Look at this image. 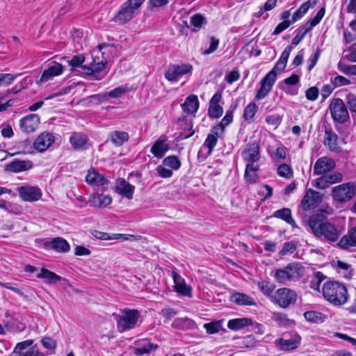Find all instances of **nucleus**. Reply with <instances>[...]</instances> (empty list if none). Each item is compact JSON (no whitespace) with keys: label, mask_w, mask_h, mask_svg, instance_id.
<instances>
[{"label":"nucleus","mask_w":356,"mask_h":356,"mask_svg":"<svg viewBox=\"0 0 356 356\" xmlns=\"http://www.w3.org/2000/svg\"><path fill=\"white\" fill-rule=\"evenodd\" d=\"M297 295L296 292L288 288H281L275 291L273 297L275 303L282 308H286L296 302Z\"/></svg>","instance_id":"obj_10"},{"label":"nucleus","mask_w":356,"mask_h":356,"mask_svg":"<svg viewBox=\"0 0 356 356\" xmlns=\"http://www.w3.org/2000/svg\"><path fill=\"white\" fill-rule=\"evenodd\" d=\"M211 131V133L207 136V137L204 143V145H203V147L208 149L207 155H210L212 153L215 146L217 144L218 138L220 136V134H219V131H217L216 132H215L213 131V128H212Z\"/></svg>","instance_id":"obj_37"},{"label":"nucleus","mask_w":356,"mask_h":356,"mask_svg":"<svg viewBox=\"0 0 356 356\" xmlns=\"http://www.w3.org/2000/svg\"><path fill=\"white\" fill-rule=\"evenodd\" d=\"M207 332L209 334L218 333L222 328V323L220 321H213L204 323L203 325Z\"/></svg>","instance_id":"obj_48"},{"label":"nucleus","mask_w":356,"mask_h":356,"mask_svg":"<svg viewBox=\"0 0 356 356\" xmlns=\"http://www.w3.org/2000/svg\"><path fill=\"white\" fill-rule=\"evenodd\" d=\"M36 277L39 279L44 280L45 282L49 284H52L56 283L57 282L63 281L65 284H67L69 286H70L66 279L63 278L55 273L46 268H42L40 273L38 274Z\"/></svg>","instance_id":"obj_24"},{"label":"nucleus","mask_w":356,"mask_h":356,"mask_svg":"<svg viewBox=\"0 0 356 356\" xmlns=\"http://www.w3.org/2000/svg\"><path fill=\"white\" fill-rule=\"evenodd\" d=\"M218 44H219V40L216 39L215 37H211L209 47L208 49H206L203 54L204 55H208V54H210L214 52L217 49Z\"/></svg>","instance_id":"obj_62"},{"label":"nucleus","mask_w":356,"mask_h":356,"mask_svg":"<svg viewBox=\"0 0 356 356\" xmlns=\"http://www.w3.org/2000/svg\"><path fill=\"white\" fill-rule=\"evenodd\" d=\"M323 195L313 189H308L301 201V207L304 211H309L316 207L321 202Z\"/></svg>","instance_id":"obj_12"},{"label":"nucleus","mask_w":356,"mask_h":356,"mask_svg":"<svg viewBox=\"0 0 356 356\" xmlns=\"http://www.w3.org/2000/svg\"><path fill=\"white\" fill-rule=\"evenodd\" d=\"M86 182L90 185L104 186L108 180L102 175L95 171H88L86 177Z\"/></svg>","instance_id":"obj_34"},{"label":"nucleus","mask_w":356,"mask_h":356,"mask_svg":"<svg viewBox=\"0 0 356 356\" xmlns=\"http://www.w3.org/2000/svg\"><path fill=\"white\" fill-rule=\"evenodd\" d=\"M129 134L125 131H114L109 134L110 141L115 146H122L129 140Z\"/></svg>","instance_id":"obj_33"},{"label":"nucleus","mask_w":356,"mask_h":356,"mask_svg":"<svg viewBox=\"0 0 356 356\" xmlns=\"http://www.w3.org/2000/svg\"><path fill=\"white\" fill-rule=\"evenodd\" d=\"M41 343L48 350H54L56 348V341L51 337H45L42 338Z\"/></svg>","instance_id":"obj_60"},{"label":"nucleus","mask_w":356,"mask_h":356,"mask_svg":"<svg viewBox=\"0 0 356 356\" xmlns=\"http://www.w3.org/2000/svg\"><path fill=\"white\" fill-rule=\"evenodd\" d=\"M273 216L284 220L293 227H297L296 222L291 217V211L289 208H283L274 212Z\"/></svg>","instance_id":"obj_36"},{"label":"nucleus","mask_w":356,"mask_h":356,"mask_svg":"<svg viewBox=\"0 0 356 356\" xmlns=\"http://www.w3.org/2000/svg\"><path fill=\"white\" fill-rule=\"evenodd\" d=\"M323 296L330 303L334 306H340L348 300L346 287L337 281H328L323 284Z\"/></svg>","instance_id":"obj_3"},{"label":"nucleus","mask_w":356,"mask_h":356,"mask_svg":"<svg viewBox=\"0 0 356 356\" xmlns=\"http://www.w3.org/2000/svg\"><path fill=\"white\" fill-rule=\"evenodd\" d=\"M291 24H293L291 19V20L283 21L282 22H281V23H280V24H278L277 25V26L275 27L273 34V35H279L282 31L286 30L288 27H289V26Z\"/></svg>","instance_id":"obj_59"},{"label":"nucleus","mask_w":356,"mask_h":356,"mask_svg":"<svg viewBox=\"0 0 356 356\" xmlns=\"http://www.w3.org/2000/svg\"><path fill=\"white\" fill-rule=\"evenodd\" d=\"M300 343V337L296 334L291 336L289 334H285L283 338H281L277 341V345L282 350H291L297 348Z\"/></svg>","instance_id":"obj_16"},{"label":"nucleus","mask_w":356,"mask_h":356,"mask_svg":"<svg viewBox=\"0 0 356 356\" xmlns=\"http://www.w3.org/2000/svg\"><path fill=\"white\" fill-rule=\"evenodd\" d=\"M54 141V138L49 133H43L39 135L33 143L35 149L38 152H44Z\"/></svg>","instance_id":"obj_21"},{"label":"nucleus","mask_w":356,"mask_h":356,"mask_svg":"<svg viewBox=\"0 0 356 356\" xmlns=\"http://www.w3.org/2000/svg\"><path fill=\"white\" fill-rule=\"evenodd\" d=\"M325 9L324 7L321 8L317 13V14L315 15L314 18L308 21L306 24L307 26L311 27L312 29L319 24V22L321 21L322 18L325 15Z\"/></svg>","instance_id":"obj_53"},{"label":"nucleus","mask_w":356,"mask_h":356,"mask_svg":"<svg viewBox=\"0 0 356 356\" xmlns=\"http://www.w3.org/2000/svg\"><path fill=\"white\" fill-rule=\"evenodd\" d=\"M17 191L20 197L26 202H35L42 197L41 190L35 186H22L18 188Z\"/></svg>","instance_id":"obj_14"},{"label":"nucleus","mask_w":356,"mask_h":356,"mask_svg":"<svg viewBox=\"0 0 356 356\" xmlns=\"http://www.w3.org/2000/svg\"><path fill=\"white\" fill-rule=\"evenodd\" d=\"M183 111L188 115H194L198 110L199 102L197 95H191L181 105Z\"/></svg>","instance_id":"obj_29"},{"label":"nucleus","mask_w":356,"mask_h":356,"mask_svg":"<svg viewBox=\"0 0 356 356\" xmlns=\"http://www.w3.org/2000/svg\"><path fill=\"white\" fill-rule=\"evenodd\" d=\"M335 162L333 159L323 156L319 158L314 165V174L323 175L327 174L335 168Z\"/></svg>","instance_id":"obj_15"},{"label":"nucleus","mask_w":356,"mask_h":356,"mask_svg":"<svg viewBox=\"0 0 356 356\" xmlns=\"http://www.w3.org/2000/svg\"><path fill=\"white\" fill-rule=\"evenodd\" d=\"M334 202L345 204L356 195V181H348L332 188L331 193Z\"/></svg>","instance_id":"obj_4"},{"label":"nucleus","mask_w":356,"mask_h":356,"mask_svg":"<svg viewBox=\"0 0 356 356\" xmlns=\"http://www.w3.org/2000/svg\"><path fill=\"white\" fill-rule=\"evenodd\" d=\"M172 277L175 291L181 296H191V289L186 284L184 279L175 271H172Z\"/></svg>","instance_id":"obj_23"},{"label":"nucleus","mask_w":356,"mask_h":356,"mask_svg":"<svg viewBox=\"0 0 356 356\" xmlns=\"http://www.w3.org/2000/svg\"><path fill=\"white\" fill-rule=\"evenodd\" d=\"M45 245L58 252H67L70 250L68 242L61 237L54 238L52 241L47 242Z\"/></svg>","instance_id":"obj_28"},{"label":"nucleus","mask_w":356,"mask_h":356,"mask_svg":"<svg viewBox=\"0 0 356 356\" xmlns=\"http://www.w3.org/2000/svg\"><path fill=\"white\" fill-rule=\"evenodd\" d=\"M89 202L95 207L104 208L111 203L112 199L108 195L97 193L90 196Z\"/></svg>","instance_id":"obj_30"},{"label":"nucleus","mask_w":356,"mask_h":356,"mask_svg":"<svg viewBox=\"0 0 356 356\" xmlns=\"http://www.w3.org/2000/svg\"><path fill=\"white\" fill-rule=\"evenodd\" d=\"M110 46H113V44L106 43L99 44L97 47L98 49L94 50L92 52V61L89 67L82 65L85 60L83 55L74 56L72 60L69 61V65L72 68L81 67L82 69L81 72L83 74L92 76L95 80H101L104 76V74H102V71L105 68L107 63V60L104 57L102 50Z\"/></svg>","instance_id":"obj_2"},{"label":"nucleus","mask_w":356,"mask_h":356,"mask_svg":"<svg viewBox=\"0 0 356 356\" xmlns=\"http://www.w3.org/2000/svg\"><path fill=\"white\" fill-rule=\"evenodd\" d=\"M179 122L184 123V127L183 129L184 130L188 129L189 131H191V132L189 134H186L184 132L179 133V136H177V140H184V139L190 138L191 136H192L194 134L195 131L193 130V123L191 120H188L186 118H184L183 119H179Z\"/></svg>","instance_id":"obj_43"},{"label":"nucleus","mask_w":356,"mask_h":356,"mask_svg":"<svg viewBox=\"0 0 356 356\" xmlns=\"http://www.w3.org/2000/svg\"><path fill=\"white\" fill-rule=\"evenodd\" d=\"M14 76L11 74H2L0 73V86H8L14 80Z\"/></svg>","instance_id":"obj_64"},{"label":"nucleus","mask_w":356,"mask_h":356,"mask_svg":"<svg viewBox=\"0 0 356 356\" xmlns=\"http://www.w3.org/2000/svg\"><path fill=\"white\" fill-rule=\"evenodd\" d=\"M144 1L145 0H128L124 2L115 15L113 20L120 24H124L130 21L134 17L136 10Z\"/></svg>","instance_id":"obj_5"},{"label":"nucleus","mask_w":356,"mask_h":356,"mask_svg":"<svg viewBox=\"0 0 356 356\" xmlns=\"http://www.w3.org/2000/svg\"><path fill=\"white\" fill-rule=\"evenodd\" d=\"M232 302L236 303L238 305H255L253 299L247 296L246 294L241 293H236L231 296Z\"/></svg>","instance_id":"obj_38"},{"label":"nucleus","mask_w":356,"mask_h":356,"mask_svg":"<svg viewBox=\"0 0 356 356\" xmlns=\"http://www.w3.org/2000/svg\"><path fill=\"white\" fill-rule=\"evenodd\" d=\"M312 186L321 190L326 189L330 186L326 179L323 175L313 180Z\"/></svg>","instance_id":"obj_55"},{"label":"nucleus","mask_w":356,"mask_h":356,"mask_svg":"<svg viewBox=\"0 0 356 356\" xmlns=\"http://www.w3.org/2000/svg\"><path fill=\"white\" fill-rule=\"evenodd\" d=\"M223 113V109L220 105H209L208 113L210 118H218Z\"/></svg>","instance_id":"obj_54"},{"label":"nucleus","mask_w":356,"mask_h":356,"mask_svg":"<svg viewBox=\"0 0 356 356\" xmlns=\"http://www.w3.org/2000/svg\"><path fill=\"white\" fill-rule=\"evenodd\" d=\"M338 136L332 129H325L324 145L331 151H337Z\"/></svg>","instance_id":"obj_31"},{"label":"nucleus","mask_w":356,"mask_h":356,"mask_svg":"<svg viewBox=\"0 0 356 356\" xmlns=\"http://www.w3.org/2000/svg\"><path fill=\"white\" fill-rule=\"evenodd\" d=\"M277 174L280 177L289 179L293 176V170L289 165L283 163L277 168Z\"/></svg>","instance_id":"obj_51"},{"label":"nucleus","mask_w":356,"mask_h":356,"mask_svg":"<svg viewBox=\"0 0 356 356\" xmlns=\"http://www.w3.org/2000/svg\"><path fill=\"white\" fill-rule=\"evenodd\" d=\"M167 141V137L165 136H161L152 146L150 149L151 153L158 159L163 158L169 149Z\"/></svg>","instance_id":"obj_19"},{"label":"nucleus","mask_w":356,"mask_h":356,"mask_svg":"<svg viewBox=\"0 0 356 356\" xmlns=\"http://www.w3.org/2000/svg\"><path fill=\"white\" fill-rule=\"evenodd\" d=\"M318 89L316 87H311L305 92V96L308 100L315 101L318 97Z\"/></svg>","instance_id":"obj_61"},{"label":"nucleus","mask_w":356,"mask_h":356,"mask_svg":"<svg viewBox=\"0 0 356 356\" xmlns=\"http://www.w3.org/2000/svg\"><path fill=\"white\" fill-rule=\"evenodd\" d=\"M337 68L340 72L346 75H356V65H348L341 60L337 64Z\"/></svg>","instance_id":"obj_46"},{"label":"nucleus","mask_w":356,"mask_h":356,"mask_svg":"<svg viewBox=\"0 0 356 356\" xmlns=\"http://www.w3.org/2000/svg\"><path fill=\"white\" fill-rule=\"evenodd\" d=\"M323 176L326 179L330 186L334 184L341 182L343 179V175L339 172H334L330 174H324Z\"/></svg>","instance_id":"obj_49"},{"label":"nucleus","mask_w":356,"mask_h":356,"mask_svg":"<svg viewBox=\"0 0 356 356\" xmlns=\"http://www.w3.org/2000/svg\"><path fill=\"white\" fill-rule=\"evenodd\" d=\"M33 343V340L29 339L17 343L14 348V353L19 354L26 348L31 346Z\"/></svg>","instance_id":"obj_57"},{"label":"nucleus","mask_w":356,"mask_h":356,"mask_svg":"<svg viewBox=\"0 0 356 356\" xmlns=\"http://www.w3.org/2000/svg\"><path fill=\"white\" fill-rule=\"evenodd\" d=\"M338 245L342 249L356 246V226L349 229L348 234L340 239Z\"/></svg>","instance_id":"obj_27"},{"label":"nucleus","mask_w":356,"mask_h":356,"mask_svg":"<svg viewBox=\"0 0 356 356\" xmlns=\"http://www.w3.org/2000/svg\"><path fill=\"white\" fill-rule=\"evenodd\" d=\"M305 318L314 323H321L324 321L325 316L316 311H307L304 314Z\"/></svg>","instance_id":"obj_41"},{"label":"nucleus","mask_w":356,"mask_h":356,"mask_svg":"<svg viewBox=\"0 0 356 356\" xmlns=\"http://www.w3.org/2000/svg\"><path fill=\"white\" fill-rule=\"evenodd\" d=\"M282 116L279 114L268 115L266 118V122L267 124L276 127L282 122Z\"/></svg>","instance_id":"obj_58"},{"label":"nucleus","mask_w":356,"mask_h":356,"mask_svg":"<svg viewBox=\"0 0 356 356\" xmlns=\"http://www.w3.org/2000/svg\"><path fill=\"white\" fill-rule=\"evenodd\" d=\"M65 67L58 63H54L53 65L44 70L38 80V82L45 83L54 76L61 74Z\"/></svg>","instance_id":"obj_20"},{"label":"nucleus","mask_w":356,"mask_h":356,"mask_svg":"<svg viewBox=\"0 0 356 356\" xmlns=\"http://www.w3.org/2000/svg\"><path fill=\"white\" fill-rule=\"evenodd\" d=\"M33 167V163L30 160L14 159L6 165V170L10 172H20L30 170Z\"/></svg>","instance_id":"obj_22"},{"label":"nucleus","mask_w":356,"mask_h":356,"mask_svg":"<svg viewBox=\"0 0 356 356\" xmlns=\"http://www.w3.org/2000/svg\"><path fill=\"white\" fill-rule=\"evenodd\" d=\"M206 22L204 17L200 13L195 14L191 17V24L197 29H200Z\"/></svg>","instance_id":"obj_52"},{"label":"nucleus","mask_w":356,"mask_h":356,"mask_svg":"<svg viewBox=\"0 0 356 356\" xmlns=\"http://www.w3.org/2000/svg\"><path fill=\"white\" fill-rule=\"evenodd\" d=\"M332 83L335 87H341L350 84V81L343 76L338 75L332 79Z\"/></svg>","instance_id":"obj_56"},{"label":"nucleus","mask_w":356,"mask_h":356,"mask_svg":"<svg viewBox=\"0 0 356 356\" xmlns=\"http://www.w3.org/2000/svg\"><path fill=\"white\" fill-rule=\"evenodd\" d=\"M312 29L305 24L303 26L298 29L296 35L293 38L291 44L293 46L298 45L302 40L305 38L306 34L310 31Z\"/></svg>","instance_id":"obj_44"},{"label":"nucleus","mask_w":356,"mask_h":356,"mask_svg":"<svg viewBox=\"0 0 356 356\" xmlns=\"http://www.w3.org/2000/svg\"><path fill=\"white\" fill-rule=\"evenodd\" d=\"M126 89L124 86H119L107 93L108 97L118 98L125 93Z\"/></svg>","instance_id":"obj_63"},{"label":"nucleus","mask_w":356,"mask_h":356,"mask_svg":"<svg viewBox=\"0 0 356 356\" xmlns=\"http://www.w3.org/2000/svg\"><path fill=\"white\" fill-rule=\"evenodd\" d=\"M259 110L258 106L254 103H250L247 105V106L244 108L243 118L245 121H252Z\"/></svg>","instance_id":"obj_42"},{"label":"nucleus","mask_w":356,"mask_h":356,"mask_svg":"<svg viewBox=\"0 0 356 356\" xmlns=\"http://www.w3.org/2000/svg\"><path fill=\"white\" fill-rule=\"evenodd\" d=\"M157 348L158 346L151 343L148 339H143L136 342L134 353L138 356H141L155 350Z\"/></svg>","instance_id":"obj_25"},{"label":"nucleus","mask_w":356,"mask_h":356,"mask_svg":"<svg viewBox=\"0 0 356 356\" xmlns=\"http://www.w3.org/2000/svg\"><path fill=\"white\" fill-rule=\"evenodd\" d=\"M193 66L190 64L170 65L165 72V78L170 82H177L182 76L191 74Z\"/></svg>","instance_id":"obj_9"},{"label":"nucleus","mask_w":356,"mask_h":356,"mask_svg":"<svg viewBox=\"0 0 356 356\" xmlns=\"http://www.w3.org/2000/svg\"><path fill=\"white\" fill-rule=\"evenodd\" d=\"M307 225L315 236L328 243L337 241L342 234L340 227L330 222L322 213H316L309 216Z\"/></svg>","instance_id":"obj_1"},{"label":"nucleus","mask_w":356,"mask_h":356,"mask_svg":"<svg viewBox=\"0 0 356 356\" xmlns=\"http://www.w3.org/2000/svg\"><path fill=\"white\" fill-rule=\"evenodd\" d=\"M329 109L334 121L344 123L349 119L347 107L343 100L339 98L334 99L330 102Z\"/></svg>","instance_id":"obj_8"},{"label":"nucleus","mask_w":356,"mask_h":356,"mask_svg":"<svg viewBox=\"0 0 356 356\" xmlns=\"http://www.w3.org/2000/svg\"><path fill=\"white\" fill-rule=\"evenodd\" d=\"M259 149L260 147L257 142L248 144L242 153L243 159L246 162H257L260 159Z\"/></svg>","instance_id":"obj_18"},{"label":"nucleus","mask_w":356,"mask_h":356,"mask_svg":"<svg viewBox=\"0 0 356 356\" xmlns=\"http://www.w3.org/2000/svg\"><path fill=\"white\" fill-rule=\"evenodd\" d=\"M140 314L138 310L126 309L122 311V315L118 318V328L122 332L136 327Z\"/></svg>","instance_id":"obj_6"},{"label":"nucleus","mask_w":356,"mask_h":356,"mask_svg":"<svg viewBox=\"0 0 356 356\" xmlns=\"http://www.w3.org/2000/svg\"><path fill=\"white\" fill-rule=\"evenodd\" d=\"M252 324V320L250 318H238L229 320L227 323V327L236 331Z\"/></svg>","instance_id":"obj_35"},{"label":"nucleus","mask_w":356,"mask_h":356,"mask_svg":"<svg viewBox=\"0 0 356 356\" xmlns=\"http://www.w3.org/2000/svg\"><path fill=\"white\" fill-rule=\"evenodd\" d=\"M69 142L72 149L74 151H84L89 149L91 146L88 136L83 132H72Z\"/></svg>","instance_id":"obj_11"},{"label":"nucleus","mask_w":356,"mask_h":356,"mask_svg":"<svg viewBox=\"0 0 356 356\" xmlns=\"http://www.w3.org/2000/svg\"><path fill=\"white\" fill-rule=\"evenodd\" d=\"M39 123V116L37 114H30L20 120L19 126L23 131L32 133L35 131Z\"/></svg>","instance_id":"obj_17"},{"label":"nucleus","mask_w":356,"mask_h":356,"mask_svg":"<svg viewBox=\"0 0 356 356\" xmlns=\"http://www.w3.org/2000/svg\"><path fill=\"white\" fill-rule=\"evenodd\" d=\"M162 163L163 165L170 167L175 170H177L181 166V161L176 156H168L163 160Z\"/></svg>","instance_id":"obj_47"},{"label":"nucleus","mask_w":356,"mask_h":356,"mask_svg":"<svg viewBox=\"0 0 356 356\" xmlns=\"http://www.w3.org/2000/svg\"><path fill=\"white\" fill-rule=\"evenodd\" d=\"M297 244L294 241L286 242L284 243L282 249L279 252L280 256L283 257L289 253L291 254L296 250Z\"/></svg>","instance_id":"obj_50"},{"label":"nucleus","mask_w":356,"mask_h":356,"mask_svg":"<svg viewBox=\"0 0 356 356\" xmlns=\"http://www.w3.org/2000/svg\"><path fill=\"white\" fill-rule=\"evenodd\" d=\"M276 78L274 72H269L260 81V88L257 91L255 99L260 100L264 99L270 92Z\"/></svg>","instance_id":"obj_13"},{"label":"nucleus","mask_w":356,"mask_h":356,"mask_svg":"<svg viewBox=\"0 0 356 356\" xmlns=\"http://www.w3.org/2000/svg\"><path fill=\"white\" fill-rule=\"evenodd\" d=\"M17 147L20 149V150L14 152L10 154V156H15L17 154H33L34 152L33 151V145L31 140L26 139L24 140H22L19 142L17 144Z\"/></svg>","instance_id":"obj_39"},{"label":"nucleus","mask_w":356,"mask_h":356,"mask_svg":"<svg viewBox=\"0 0 356 356\" xmlns=\"http://www.w3.org/2000/svg\"><path fill=\"white\" fill-rule=\"evenodd\" d=\"M316 0H308L303 3L300 7L292 15V23H295L298 19H301L309 10L310 8H313L316 6Z\"/></svg>","instance_id":"obj_32"},{"label":"nucleus","mask_w":356,"mask_h":356,"mask_svg":"<svg viewBox=\"0 0 356 356\" xmlns=\"http://www.w3.org/2000/svg\"><path fill=\"white\" fill-rule=\"evenodd\" d=\"M134 189V186L127 182L124 179L118 180L115 186V191L129 200L132 199Z\"/></svg>","instance_id":"obj_26"},{"label":"nucleus","mask_w":356,"mask_h":356,"mask_svg":"<svg viewBox=\"0 0 356 356\" xmlns=\"http://www.w3.org/2000/svg\"><path fill=\"white\" fill-rule=\"evenodd\" d=\"M301 268L297 263H290L285 268L275 270L274 277L279 283H285L294 277H300Z\"/></svg>","instance_id":"obj_7"},{"label":"nucleus","mask_w":356,"mask_h":356,"mask_svg":"<svg viewBox=\"0 0 356 356\" xmlns=\"http://www.w3.org/2000/svg\"><path fill=\"white\" fill-rule=\"evenodd\" d=\"M258 288L266 296H270L275 289V285L268 281H261L257 283Z\"/></svg>","instance_id":"obj_45"},{"label":"nucleus","mask_w":356,"mask_h":356,"mask_svg":"<svg viewBox=\"0 0 356 356\" xmlns=\"http://www.w3.org/2000/svg\"><path fill=\"white\" fill-rule=\"evenodd\" d=\"M233 120V111L228 110L226 112L225 115L223 117L220 123L213 127V131L216 132L220 131L221 134H223L225 129L228 126Z\"/></svg>","instance_id":"obj_40"}]
</instances>
